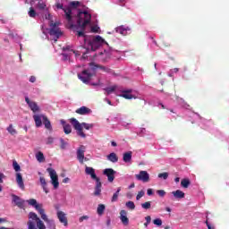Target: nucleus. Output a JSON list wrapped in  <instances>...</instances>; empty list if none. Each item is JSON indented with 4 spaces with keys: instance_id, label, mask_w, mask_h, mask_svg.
Wrapping results in <instances>:
<instances>
[{
    "instance_id": "5",
    "label": "nucleus",
    "mask_w": 229,
    "mask_h": 229,
    "mask_svg": "<svg viewBox=\"0 0 229 229\" xmlns=\"http://www.w3.org/2000/svg\"><path fill=\"white\" fill-rule=\"evenodd\" d=\"M28 229H46V225L35 212L29 213Z\"/></svg>"
},
{
    "instance_id": "41",
    "label": "nucleus",
    "mask_w": 229,
    "mask_h": 229,
    "mask_svg": "<svg viewBox=\"0 0 229 229\" xmlns=\"http://www.w3.org/2000/svg\"><path fill=\"white\" fill-rule=\"evenodd\" d=\"M115 89H117L116 86H112V87L106 88L105 90L107 94H112V92H115Z\"/></svg>"
},
{
    "instance_id": "58",
    "label": "nucleus",
    "mask_w": 229,
    "mask_h": 229,
    "mask_svg": "<svg viewBox=\"0 0 229 229\" xmlns=\"http://www.w3.org/2000/svg\"><path fill=\"white\" fill-rule=\"evenodd\" d=\"M111 145L113 146V148H116L117 143L115 141H111Z\"/></svg>"
},
{
    "instance_id": "18",
    "label": "nucleus",
    "mask_w": 229,
    "mask_h": 229,
    "mask_svg": "<svg viewBox=\"0 0 229 229\" xmlns=\"http://www.w3.org/2000/svg\"><path fill=\"white\" fill-rule=\"evenodd\" d=\"M16 182L17 185L21 189V191H24V180L22 179V174L21 173H16Z\"/></svg>"
},
{
    "instance_id": "55",
    "label": "nucleus",
    "mask_w": 229,
    "mask_h": 229,
    "mask_svg": "<svg viewBox=\"0 0 229 229\" xmlns=\"http://www.w3.org/2000/svg\"><path fill=\"white\" fill-rule=\"evenodd\" d=\"M147 194L148 196H153V189H148Z\"/></svg>"
},
{
    "instance_id": "38",
    "label": "nucleus",
    "mask_w": 229,
    "mask_h": 229,
    "mask_svg": "<svg viewBox=\"0 0 229 229\" xmlns=\"http://www.w3.org/2000/svg\"><path fill=\"white\" fill-rule=\"evenodd\" d=\"M141 208H144L145 210H149V208H151V201L142 203Z\"/></svg>"
},
{
    "instance_id": "16",
    "label": "nucleus",
    "mask_w": 229,
    "mask_h": 229,
    "mask_svg": "<svg viewBox=\"0 0 229 229\" xmlns=\"http://www.w3.org/2000/svg\"><path fill=\"white\" fill-rule=\"evenodd\" d=\"M76 114H79V115H89L92 114V110L85 106H82L81 107L76 109Z\"/></svg>"
},
{
    "instance_id": "34",
    "label": "nucleus",
    "mask_w": 229,
    "mask_h": 229,
    "mask_svg": "<svg viewBox=\"0 0 229 229\" xmlns=\"http://www.w3.org/2000/svg\"><path fill=\"white\" fill-rule=\"evenodd\" d=\"M36 158L38 162H44V160H46V157H44V153H42L41 151L36 154Z\"/></svg>"
},
{
    "instance_id": "47",
    "label": "nucleus",
    "mask_w": 229,
    "mask_h": 229,
    "mask_svg": "<svg viewBox=\"0 0 229 229\" xmlns=\"http://www.w3.org/2000/svg\"><path fill=\"white\" fill-rule=\"evenodd\" d=\"M145 219H146V223H144V226H145L146 228H148V225H149V223H151V216H147L145 217Z\"/></svg>"
},
{
    "instance_id": "56",
    "label": "nucleus",
    "mask_w": 229,
    "mask_h": 229,
    "mask_svg": "<svg viewBox=\"0 0 229 229\" xmlns=\"http://www.w3.org/2000/svg\"><path fill=\"white\" fill-rule=\"evenodd\" d=\"M99 30V28L98 27H92L91 28V31L93 32V33H98V30Z\"/></svg>"
},
{
    "instance_id": "31",
    "label": "nucleus",
    "mask_w": 229,
    "mask_h": 229,
    "mask_svg": "<svg viewBox=\"0 0 229 229\" xmlns=\"http://www.w3.org/2000/svg\"><path fill=\"white\" fill-rule=\"evenodd\" d=\"M181 185L183 189H189V185H191V180L189 179H182L181 181Z\"/></svg>"
},
{
    "instance_id": "8",
    "label": "nucleus",
    "mask_w": 229,
    "mask_h": 229,
    "mask_svg": "<svg viewBox=\"0 0 229 229\" xmlns=\"http://www.w3.org/2000/svg\"><path fill=\"white\" fill-rule=\"evenodd\" d=\"M135 178L143 183H148L149 182V174L147 171L141 170L139 174L135 175Z\"/></svg>"
},
{
    "instance_id": "48",
    "label": "nucleus",
    "mask_w": 229,
    "mask_h": 229,
    "mask_svg": "<svg viewBox=\"0 0 229 229\" xmlns=\"http://www.w3.org/2000/svg\"><path fill=\"white\" fill-rule=\"evenodd\" d=\"M45 19H47V21H50V24L53 22V15H51L49 13L45 14Z\"/></svg>"
},
{
    "instance_id": "28",
    "label": "nucleus",
    "mask_w": 229,
    "mask_h": 229,
    "mask_svg": "<svg viewBox=\"0 0 229 229\" xmlns=\"http://www.w3.org/2000/svg\"><path fill=\"white\" fill-rule=\"evenodd\" d=\"M63 128L65 135H69V133H72V127H71V124L63 123Z\"/></svg>"
},
{
    "instance_id": "11",
    "label": "nucleus",
    "mask_w": 229,
    "mask_h": 229,
    "mask_svg": "<svg viewBox=\"0 0 229 229\" xmlns=\"http://www.w3.org/2000/svg\"><path fill=\"white\" fill-rule=\"evenodd\" d=\"M115 171L112 168H106L103 171V174H105V176H107V180L108 182H110V183H112V182H114V180H115Z\"/></svg>"
},
{
    "instance_id": "51",
    "label": "nucleus",
    "mask_w": 229,
    "mask_h": 229,
    "mask_svg": "<svg viewBox=\"0 0 229 229\" xmlns=\"http://www.w3.org/2000/svg\"><path fill=\"white\" fill-rule=\"evenodd\" d=\"M4 178V174L0 173V183H3ZM0 192H3V188L1 187V184H0Z\"/></svg>"
},
{
    "instance_id": "64",
    "label": "nucleus",
    "mask_w": 229,
    "mask_h": 229,
    "mask_svg": "<svg viewBox=\"0 0 229 229\" xmlns=\"http://www.w3.org/2000/svg\"><path fill=\"white\" fill-rule=\"evenodd\" d=\"M178 71H179L178 68H174V69L173 70V72H178Z\"/></svg>"
},
{
    "instance_id": "24",
    "label": "nucleus",
    "mask_w": 229,
    "mask_h": 229,
    "mask_svg": "<svg viewBox=\"0 0 229 229\" xmlns=\"http://www.w3.org/2000/svg\"><path fill=\"white\" fill-rule=\"evenodd\" d=\"M107 160H109V162H112L113 164H115L119 162V157H117V154H115V152H112L107 155Z\"/></svg>"
},
{
    "instance_id": "36",
    "label": "nucleus",
    "mask_w": 229,
    "mask_h": 229,
    "mask_svg": "<svg viewBox=\"0 0 229 229\" xmlns=\"http://www.w3.org/2000/svg\"><path fill=\"white\" fill-rule=\"evenodd\" d=\"M29 16L31 17V19H35V17H37V11H35L33 7L30 8Z\"/></svg>"
},
{
    "instance_id": "7",
    "label": "nucleus",
    "mask_w": 229,
    "mask_h": 229,
    "mask_svg": "<svg viewBox=\"0 0 229 229\" xmlns=\"http://www.w3.org/2000/svg\"><path fill=\"white\" fill-rule=\"evenodd\" d=\"M78 78L83 83H89L92 78V73L89 70H83L81 73H78Z\"/></svg>"
},
{
    "instance_id": "20",
    "label": "nucleus",
    "mask_w": 229,
    "mask_h": 229,
    "mask_svg": "<svg viewBox=\"0 0 229 229\" xmlns=\"http://www.w3.org/2000/svg\"><path fill=\"white\" fill-rule=\"evenodd\" d=\"M116 33H120V35H128V31H130V27L120 26L115 29Z\"/></svg>"
},
{
    "instance_id": "57",
    "label": "nucleus",
    "mask_w": 229,
    "mask_h": 229,
    "mask_svg": "<svg viewBox=\"0 0 229 229\" xmlns=\"http://www.w3.org/2000/svg\"><path fill=\"white\" fill-rule=\"evenodd\" d=\"M69 180H71V179H69L68 177L64 178L63 180V183H67L69 182Z\"/></svg>"
},
{
    "instance_id": "30",
    "label": "nucleus",
    "mask_w": 229,
    "mask_h": 229,
    "mask_svg": "<svg viewBox=\"0 0 229 229\" xmlns=\"http://www.w3.org/2000/svg\"><path fill=\"white\" fill-rule=\"evenodd\" d=\"M121 192V187H119L116 191L115 193H114L111 201L112 203H115V201H117V199H119V193Z\"/></svg>"
},
{
    "instance_id": "17",
    "label": "nucleus",
    "mask_w": 229,
    "mask_h": 229,
    "mask_svg": "<svg viewBox=\"0 0 229 229\" xmlns=\"http://www.w3.org/2000/svg\"><path fill=\"white\" fill-rule=\"evenodd\" d=\"M13 201L19 208H24V200L17 195H13Z\"/></svg>"
},
{
    "instance_id": "21",
    "label": "nucleus",
    "mask_w": 229,
    "mask_h": 229,
    "mask_svg": "<svg viewBox=\"0 0 229 229\" xmlns=\"http://www.w3.org/2000/svg\"><path fill=\"white\" fill-rule=\"evenodd\" d=\"M172 194L175 199H183V198H185V192L182 191L181 190L172 191Z\"/></svg>"
},
{
    "instance_id": "4",
    "label": "nucleus",
    "mask_w": 229,
    "mask_h": 229,
    "mask_svg": "<svg viewBox=\"0 0 229 229\" xmlns=\"http://www.w3.org/2000/svg\"><path fill=\"white\" fill-rule=\"evenodd\" d=\"M70 123L73 126L74 130H76L77 135H79V137H82V139L87 137V134L83 132V128L85 130H91V128H94V124L87 123H81L76 118H71Z\"/></svg>"
},
{
    "instance_id": "60",
    "label": "nucleus",
    "mask_w": 229,
    "mask_h": 229,
    "mask_svg": "<svg viewBox=\"0 0 229 229\" xmlns=\"http://www.w3.org/2000/svg\"><path fill=\"white\" fill-rule=\"evenodd\" d=\"M133 188H135V183H134V182H132V183L129 186V189H133Z\"/></svg>"
},
{
    "instance_id": "44",
    "label": "nucleus",
    "mask_w": 229,
    "mask_h": 229,
    "mask_svg": "<svg viewBox=\"0 0 229 229\" xmlns=\"http://www.w3.org/2000/svg\"><path fill=\"white\" fill-rule=\"evenodd\" d=\"M60 142H61V145H60V148L61 149H65V148H67V141H65L64 139H60Z\"/></svg>"
},
{
    "instance_id": "37",
    "label": "nucleus",
    "mask_w": 229,
    "mask_h": 229,
    "mask_svg": "<svg viewBox=\"0 0 229 229\" xmlns=\"http://www.w3.org/2000/svg\"><path fill=\"white\" fill-rule=\"evenodd\" d=\"M79 6H80L79 1H72L70 3V6H67V8H71V10H72V8H78Z\"/></svg>"
},
{
    "instance_id": "27",
    "label": "nucleus",
    "mask_w": 229,
    "mask_h": 229,
    "mask_svg": "<svg viewBox=\"0 0 229 229\" xmlns=\"http://www.w3.org/2000/svg\"><path fill=\"white\" fill-rule=\"evenodd\" d=\"M131 155H133V152L128 151L123 153V160L125 162V164H129V162H131Z\"/></svg>"
},
{
    "instance_id": "14",
    "label": "nucleus",
    "mask_w": 229,
    "mask_h": 229,
    "mask_svg": "<svg viewBox=\"0 0 229 229\" xmlns=\"http://www.w3.org/2000/svg\"><path fill=\"white\" fill-rule=\"evenodd\" d=\"M89 67L93 71H96V69H100L101 71H103V72H108V73L112 72V69H110L106 66L100 65V64H96L95 63H90Z\"/></svg>"
},
{
    "instance_id": "15",
    "label": "nucleus",
    "mask_w": 229,
    "mask_h": 229,
    "mask_svg": "<svg viewBox=\"0 0 229 229\" xmlns=\"http://www.w3.org/2000/svg\"><path fill=\"white\" fill-rule=\"evenodd\" d=\"M133 89H125L122 91V94L120 95L121 98H124V99H137V97L133 94Z\"/></svg>"
},
{
    "instance_id": "3",
    "label": "nucleus",
    "mask_w": 229,
    "mask_h": 229,
    "mask_svg": "<svg viewBox=\"0 0 229 229\" xmlns=\"http://www.w3.org/2000/svg\"><path fill=\"white\" fill-rule=\"evenodd\" d=\"M85 173L90 176L91 180H95L96 182L95 191L93 192L94 196H101V188L103 187V183L101 182V179L96 174V169L90 166H86Z\"/></svg>"
},
{
    "instance_id": "1",
    "label": "nucleus",
    "mask_w": 229,
    "mask_h": 229,
    "mask_svg": "<svg viewBox=\"0 0 229 229\" xmlns=\"http://www.w3.org/2000/svg\"><path fill=\"white\" fill-rule=\"evenodd\" d=\"M57 10H63L65 14V19L70 24V29L76 31L77 37H83V30L88 24H90L92 15L87 11L79 12L77 14V24L72 23V10L71 7L64 6L63 4L57 3L55 4Z\"/></svg>"
},
{
    "instance_id": "6",
    "label": "nucleus",
    "mask_w": 229,
    "mask_h": 229,
    "mask_svg": "<svg viewBox=\"0 0 229 229\" xmlns=\"http://www.w3.org/2000/svg\"><path fill=\"white\" fill-rule=\"evenodd\" d=\"M47 173H49L51 178V183L54 185V189H58L60 187V182H58V175L56 174V171L53 168H47Z\"/></svg>"
},
{
    "instance_id": "9",
    "label": "nucleus",
    "mask_w": 229,
    "mask_h": 229,
    "mask_svg": "<svg viewBox=\"0 0 229 229\" xmlns=\"http://www.w3.org/2000/svg\"><path fill=\"white\" fill-rule=\"evenodd\" d=\"M50 35H55V37H60L62 35V31L60 30V28H58V22L52 21L50 23Z\"/></svg>"
},
{
    "instance_id": "62",
    "label": "nucleus",
    "mask_w": 229,
    "mask_h": 229,
    "mask_svg": "<svg viewBox=\"0 0 229 229\" xmlns=\"http://www.w3.org/2000/svg\"><path fill=\"white\" fill-rule=\"evenodd\" d=\"M208 229H216L214 226L210 225H208Z\"/></svg>"
},
{
    "instance_id": "2",
    "label": "nucleus",
    "mask_w": 229,
    "mask_h": 229,
    "mask_svg": "<svg viewBox=\"0 0 229 229\" xmlns=\"http://www.w3.org/2000/svg\"><path fill=\"white\" fill-rule=\"evenodd\" d=\"M87 26L84 28L83 30V36H78V37H83L84 38V48L86 49L87 53H89V51H96L98 49H99V47H101V46H103V44H108L106 43V41H105V39H103V38H101V36H96V37H91L89 38L85 35V30H86Z\"/></svg>"
},
{
    "instance_id": "54",
    "label": "nucleus",
    "mask_w": 229,
    "mask_h": 229,
    "mask_svg": "<svg viewBox=\"0 0 229 229\" xmlns=\"http://www.w3.org/2000/svg\"><path fill=\"white\" fill-rule=\"evenodd\" d=\"M29 81H30V83H35L37 81V77L33 75L30 76Z\"/></svg>"
},
{
    "instance_id": "53",
    "label": "nucleus",
    "mask_w": 229,
    "mask_h": 229,
    "mask_svg": "<svg viewBox=\"0 0 229 229\" xmlns=\"http://www.w3.org/2000/svg\"><path fill=\"white\" fill-rule=\"evenodd\" d=\"M55 139L53 137H48L47 140V144H53Z\"/></svg>"
},
{
    "instance_id": "13",
    "label": "nucleus",
    "mask_w": 229,
    "mask_h": 229,
    "mask_svg": "<svg viewBox=\"0 0 229 229\" xmlns=\"http://www.w3.org/2000/svg\"><path fill=\"white\" fill-rule=\"evenodd\" d=\"M120 220L124 226L130 225V219L128 218V211L122 209L120 211Z\"/></svg>"
},
{
    "instance_id": "52",
    "label": "nucleus",
    "mask_w": 229,
    "mask_h": 229,
    "mask_svg": "<svg viewBox=\"0 0 229 229\" xmlns=\"http://www.w3.org/2000/svg\"><path fill=\"white\" fill-rule=\"evenodd\" d=\"M89 219V216H82L79 218L80 223H83L84 221H87Z\"/></svg>"
},
{
    "instance_id": "45",
    "label": "nucleus",
    "mask_w": 229,
    "mask_h": 229,
    "mask_svg": "<svg viewBox=\"0 0 229 229\" xmlns=\"http://www.w3.org/2000/svg\"><path fill=\"white\" fill-rule=\"evenodd\" d=\"M153 224L156 225L157 226H162V219L156 218L153 220Z\"/></svg>"
},
{
    "instance_id": "25",
    "label": "nucleus",
    "mask_w": 229,
    "mask_h": 229,
    "mask_svg": "<svg viewBox=\"0 0 229 229\" xmlns=\"http://www.w3.org/2000/svg\"><path fill=\"white\" fill-rule=\"evenodd\" d=\"M42 119H43V124L45 125V128H47V130H53V126H51V121H49L47 116L42 115Z\"/></svg>"
},
{
    "instance_id": "43",
    "label": "nucleus",
    "mask_w": 229,
    "mask_h": 229,
    "mask_svg": "<svg viewBox=\"0 0 229 229\" xmlns=\"http://www.w3.org/2000/svg\"><path fill=\"white\" fill-rule=\"evenodd\" d=\"M158 178H163V180H167L169 178V174L167 172L158 174Z\"/></svg>"
},
{
    "instance_id": "33",
    "label": "nucleus",
    "mask_w": 229,
    "mask_h": 229,
    "mask_svg": "<svg viewBox=\"0 0 229 229\" xmlns=\"http://www.w3.org/2000/svg\"><path fill=\"white\" fill-rule=\"evenodd\" d=\"M7 131L11 135H17V130H15V128H13V124H12V123L7 127Z\"/></svg>"
},
{
    "instance_id": "23",
    "label": "nucleus",
    "mask_w": 229,
    "mask_h": 229,
    "mask_svg": "<svg viewBox=\"0 0 229 229\" xmlns=\"http://www.w3.org/2000/svg\"><path fill=\"white\" fill-rule=\"evenodd\" d=\"M39 182L41 183L44 192H46V194H49V189L47 188V182H46V178L40 176Z\"/></svg>"
},
{
    "instance_id": "50",
    "label": "nucleus",
    "mask_w": 229,
    "mask_h": 229,
    "mask_svg": "<svg viewBox=\"0 0 229 229\" xmlns=\"http://www.w3.org/2000/svg\"><path fill=\"white\" fill-rule=\"evenodd\" d=\"M157 194H158V196H160V198H164V196H165V191L164 190H158L157 191Z\"/></svg>"
},
{
    "instance_id": "12",
    "label": "nucleus",
    "mask_w": 229,
    "mask_h": 229,
    "mask_svg": "<svg viewBox=\"0 0 229 229\" xmlns=\"http://www.w3.org/2000/svg\"><path fill=\"white\" fill-rule=\"evenodd\" d=\"M85 149L86 147L83 145H81L77 149V158L81 164H83V160L85 159Z\"/></svg>"
},
{
    "instance_id": "49",
    "label": "nucleus",
    "mask_w": 229,
    "mask_h": 229,
    "mask_svg": "<svg viewBox=\"0 0 229 229\" xmlns=\"http://www.w3.org/2000/svg\"><path fill=\"white\" fill-rule=\"evenodd\" d=\"M38 8L39 10H46L47 5H46L45 3H38Z\"/></svg>"
},
{
    "instance_id": "40",
    "label": "nucleus",
    "mask_w": 229,
    "mask_h": 229,
    "mask_svg": "<svg viewBox=\"0 0 229 229\" xmlns=\"http://www.w3.org/2000/svg\"><path fill=\"white\" fill-rule=\"evenodd\" d=\"M13 167L16 173H19V171H21V165H19V163H17V161L15 160L13 161Z\"/></svg>"
},
{
    "instance_id": "46",
    "label": "nucleus",
    "mask_w": 229,
    "mask_h": 229,
    "mask_svg": "<svg viewBox=\"0 0 229 229\" xmlns=\"http://www.w3.org/2000/svg\"><path fill=\"white\" fill-rule=\"evenodd\" d=\"M144 194H146V192H144V191H139L137 196H136L137 201H139V199H140V198L144 197Z\"/></svg>"
},
{
    "instance_id": "22",
    "label": "nucleus",
    "mask_w": 229,
    "mask_h": 229,
    "mask_svg": "<svg viewBox=\"0 0 229 229\" xmlns=\"http://www.w3.org/2000/svg\"><path fill=\"white\" fill-rule=\"evenodd\" d=\"M27 203L29 204V205H30V207H34V208L36 209V210H39L40 208H41V207H42V204H38L37 203V199H29V200H27Z\"/></svg>"
},
{
    "instance_id": "29",
    "label": "nucleus",
    "mask_w": 229,
    "mask_h": 229,
    "mask_svg": "<svg viewBox=\"0 0 229 229\" xmlns=\"http://www.w3.org/2000/svg\"><path fill=\"white\" fill-rule=\"evenodd\" d=\"M38 212L41 216V219H43L45 223H47V221H49V218H47V215H46V211L44 210V208H42V207L39 210H38Z\"/></svg>"
},
{
    "instance_id": "42",
    "label": "nucleus",
    "mask_w": 229,
    "mask_h": 229,
    "mask_svg": "<svg viewBox=\"0 0 229 229\" xmlns=\"http://www.w3.org/2000/svg\"><path fill=\"white\" fill-rule=\"evenodd\" d=\"M47 225L48 228H50V229H56V225H55V221H53V220L47 221Z\"/></svg>"
},
{
    "instance_id": "59",
    "label": "nucleus",
    "mask_w": 229,
    "mask_h": 229,
    "mask_svg": "<svg viewBox=\"0 0 229 229\" xmlns=\"http://www.w3.org/2000/svg\"><path fill=\"white\" fill-rule=\"evenodd\" d=\"M106 225H107V226H110V225H111V220H110V218H108V219L106 220Z\"/></svg>"
},
{
    "instance_id": "35",
    "label": "nucleus",
    "mask_w": 229,
    "mask_h": 229,
    "mask_svg": "<svg viewBox=\"0 0 229 229\" xmlns=\"http://www.w3.org/2000/svg\"><path fill=\"white\" fill-rule=\"evenodd\" d=\"M125 207L129 208L130 210H135V203L131 200H129L125 203Z\"/></svg>"
},
{
    "instance_id": "39",
    "label": "nucleus",
    "mask_w": 229,
    "mask_h": 229,
    "mask_svg": "<svg viewBox=\"0 0 229 229\" xmlns=\"http://www.w3.org/2000/svg\"><path fill=\"white\" fill-rule=\"evenodd\" d=\"M178 101L182 103V106H183V108H186L188 110L191 108V105L187 104V102H185L183 98H178Z\"/></svg>"
},
{
    "instance_id": "10",
    "label": "nucleus",
    "mask_w": 229,
    "mask_h": 229,
    "mask_svg": "<svg viewBox=\"0 0 229 229\" xmlns=\"http://www.w3.org/2000/svg\"><path fill=\"white\" fill-rule=\"evenodd\" d=\"M25 101L27 105H29V108L34 113L37 114V112H40V107H38V105L35 101L30 100V98L26 97Z\"/></svg>"
},
{
    "instance_id": "32",
    "label": "nucleus",
    "mask_w": 229,
    "mask_h": 229,
    "mask_svg": "<svg viewBox=\"0 0 229 229\" xmlns=\"http://www.w3.org/2000/svg\"><path fill=\"white\" fill-rule=\"evenodd\" d=\"M105 204H99L98 206L97 213L98 214V216H103V214L105 213Z\"/></svg>"
},
{
    "instance_id": "63",
    "label": "nucleus",
    "mask_w": 229,
    "mask_h": 229,
    "mask_svg": "<svg viewBox=\"0 0 229 229\" xmlns=\"http://www.w3.org/2000/svg\"><path fill=\"white\" fill-rule=\"evenodd\" d=\"M165 210H166V212H171V208L166 207V208H165Z\"/></svg>"
},
{
    "instance_id": "26",
    "label": "nucleus",
    "mask_w": 229,
    "mask_h": 229,
    "mask_svg": "<svg viewBox=\"0 0 229 229\" xmlns=\"http://www.w3.org/2000/svg\"><path fill=\"white\" fill-rule=\"evenodd\" d=\"M33 119L35 121L36 127L40 128V126H42V114H34Z\"/></svg>"
},
{
    "instance_id": "61",
    "label": "nucleus",
    "mask_w": 229,
    "mask_h": 229,
    "mask_svg": "<svg viewBox=\"0 0 229 229\" xmlns=\"http://www.w3.org/2000/svg\"><path fill=\"white\" fill-rule=\"evenodd\" d=\"M174 182H175V183H178V182H180V177H176V178L174 179Z\"/></svg>"
},
{
    "instance_id": "19",
    "label": "nucleus",
    "mask_w": 229,
    "mask_h": 229,
    "mask_svg": "<svg viewBox=\"0 0 229 229\" xmlns=\"http://www.w3.org/2000/svg\"><path fill=\"white\" fill-rule=\"evenodd\" d=\"M57 217L60 223H63L64 226H67L68 221H67V216H65V213H64L63 211L57 212Z\"/></svg>"
}]
</instances>
